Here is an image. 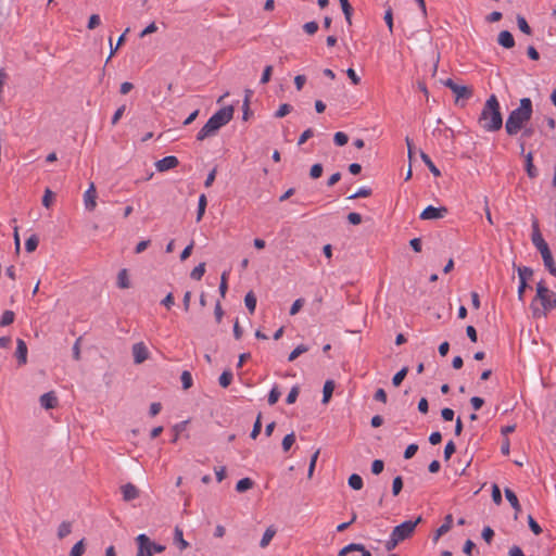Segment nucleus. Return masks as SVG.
Instances as JSON below:
<instances>
[{"label":"nucleus","mask_w":556,"mask_h":556,"mask_svg":"<svg viewBox=\"0 0 556 556\" xmlns=\"http://www.w3.org/2000/svg\"><path fill=\"white\" fill-rule=\"evenodd\" d=\"M420 157L422 162L426 164V166L429 168V170L433 174V176H441L440 169L434 165V163L431 161L430 156L427 153L420 151Z\"/></svg>","instance_id":"nucleus-23"},{"label":"nucleus","mask_w":556,"mask_h":556,"mask_svg":"<svg viewBox=\"0 0 556 556\" xmlns=\"http://www.w3.org/2000/svg\"><path fill=\"white\" fill-rule=\"evenodd\" d=\"M131 351L135 364H142L144 361L149 358V350L142 342L134 344Z\"/></svg>","instance_id":"nucleus-10"},{"label":"nucleus","mask_w":556,"mask_h":556,"mask_svg":"<svg viewBox=\"0 0 556 556\" xmlns=\"http://www.w3.org/2000/svg\"><path fill=\"white\" fill-rule=\"evenodd\" d=\"M505 496L507 501L510 503L511 507L514 508L515 519H517L518 514L521 511V506L519 504L517 495L510 489L507 488L505 489Z\"/></svg>","instance_id":"nucleus-20"},{"label":"nucleus","mask_w":556,"mask_h":556,"mask_svg":"<svg viewBox=\"0 0 556 556\" xmlns=\"http://www.w3.org/2000/svg\"><path fill=\"white\" fill-rule=\"evenodd\" d=\"M516 20H517V25H518V28L520 29V31H522L523 34H526L528 36L532 35V28L528 24L525 16L518 14Z\"/></svg>","instance_id":"nucleus-32"},{"label":"nucleus","mask_w":556,"mask_h":556,"mask_svg":"<svg viewBox=\"0 0 556 556\" xmlns=\"http://www.w3.org/2000/svg\"><path fill=\"white\" fill-rule=\"evenodd\" d=\"M294 442H295V434H294V432H291V433L287 434L282 439V443H281L283 451L288 452L291 448V446L294 444Z\"/></svg>","instance_id":"nucleus-43"},{"label":"nucleus","mask_w":556,"mask_h":556,"mask_svg":"<svg viewBox=\"0 0 556 556\" xmlns=\"http://www.w3.org/2000/svg\"><path fill=\"white\" fill-rule=\"evenodd\" d=\"M318 456H319V450H317L311 457V462H309V466H308V472H307V477L311 479L314 475V470H315V467H316V463H317V459H318Z\"/></svg>","instance_id":"nucleus-52"},{"label":"nucleus","mask_w":556,"mask_h":556,"mask_svg":"<svg viewBox=\"0 0 556 556\" xmlns=\"http://www.w3.org/2000/svg\"><path fill=\"white\" fill-rule=\"evenodd\" d=\"M53 198H54V193L49 188H47L45 191V194L42 197V201H41L42 205L45 207L49 208L52 203Z\"/></svg>","instance_id":"nucleus-53"},{"label":"nucleus","mask_w":556,"mask_h":556,"mask_svg":"<svg viewBox=\"0 0 556 556\" xmlns=\"http://www.w3.org/2000/svg\"><path fill=\"white\" fill-rule=\"evenodd\" d=\"M422 521V518L419 516L415 520H406L399 526L394 527L389 539L386 542V549L392 551L401 542L409 539L415 533L417 526Z\"/></svg>","instance_id":"nucleus-3"},{"label":"nucleus","mask_w":556,"mask_h":556,"mask_svg":"<svg viewBox=\"0 0 556 556\" xmlns=\"http://www.w3.org/2000/svg\"><path fill=\"white\" fill-rule=\"evenodd\" d=\"M383 468H384V464H383V462H382V460H380V459H376V460H374V462H372V464H371V471H372V473H374V475H379V473H381V472H382V470H383Z\"/></svg>","instance_id":"nucleus-63"},{"label":"nucleus","mask_w":556,"mask_h":556,"mask_svg":"<svg viewBox=\"0 0 556 556\" xmlns=\"http://www.w3.org/2000/svg\"><path fill=\"white\" fill-rule=\"evenodd\" d=\"M253 481L250 478H243L236 484V490L240 493L250 490L253 486Z\"/></svg>","instance_id":"nucleus-35"},{"label":"nucleus","mask_w":556,"mask_h":556,"mask_svg":"<svg viewBox=\"0 0 556 556\" xmlns=\"http://www.w3.org/2000/svg\"><path fill=\"white\" fill-rule=\"evenodd\" d=\"M123 500L126 502L132 501L139 496V489L132 483H126L121 486Z\"/></svg>","instance_id":"nucleus-16"},{"label":"nucleus","mask_w":556,"mask_h":556,"mask_svg":"<svg viewBox=\"0 0 556 556\" xmlns=\"http://www.w3.org/2000/svg\"><path fill=\"white\" fill-rule=\"evenodd\" d=\"M233 106L227 105L222 109H219L217 112H215L210 119H212L214 123L217 124V127H223L227 125L233 117Z\"/></svg>","instance_id":"nucleus-7"},{"label":"nucleus","mask_w":556,"mask_h":556,"mask_svg":"<svg viewBox=\"0 0 556 556\" xmlns=\"http://www.w3.org/2000/svg\"><path fill=\"white\" fill-rule=\"evenodd\" d=\"M252 96V91L251 90H245V97H244V100H243V105H242V118L243 121H248L250 118V116L252 115V111L250 109V98Z\"/></svg>","instance_id":"nucleus-26"},{"label":"nucleus","mask_w":556,"mask_h":556,"mask_svg":"<svg viewBox=\"0 0 556 556\" xmlns=\"http://www.w3.org/2000/svg\"><path fill=\"white\" fill-rule=\"evenodd\" d=\"M38 244H39L38 236L37 235H31L29 238H27V240L25 242V250L28 253H31V252L36 251Z\"/></svg>","instance_id":"nucleus-34"},{"label":"nucleus","mask_w":556,"mask_h":556,"mask_svg":"<svg viewBox=\"0 0 556 556\" xmlns=\"http://www.w3.org/2000/svg\"><path fill=\"white\" fill-rule=\"evenodd\" d=\"M342 12L344 14V17L346 20V23L349 25H352V15H353V8L350 4L349 0H339Z\"/></svg>","instance_id":"nucleus-27"},{"label":"nucleus","mask_w":556,"mask_h":556,"mask_svg":"<svg viewBox=\"0 0 556 556\" xmlns=\"http://www.w3.org/2000/svg\"><path fill=\"white\" fill-rule=\"evenodd\" d=\"M448 210L445 206H432L428 205L420 214L421 219H439L443 218L447 214Z\"/></svg>","instance_id":"nucleus-9"},{"label":"nucleus","mask_w":556,"mask_h":556,"mask_svg":"<svg viewBox=\"0 0 556 556\" xmlns=\"http://www.w3.org/2000/svg\"><path fill=\"white\" fill-rule=\"evenodd\" d=\"M349 141V136L343 131H338L333 136V142L338 147H343Z\"/></svg>","instance_id":"nucleus-40"},{"label":"nucleus","mask_w":556,"mask_h":556,"mask_svg":"<svg viewBox=\"0 0 556 556\" xmlns=\"http://www.w3.org/2000/svg\"><path fill=\"white\" fill-rule=\"evenodd\" d=\"M313 136H314V130L312 128H307L306 130H304L301 134V136L298 140V144L301 146V144L305 143Z\"/></svg>","instance_id":"nucleus-58"},{"label":"nucleus","mask_w":556,"mask_h":556,"mask_svg":"<svg viewBox=\"0 0 556 556\" xmlns=\"http://www.w3.org/2000/svg\"><path fill=\"white\" fill-rule=\"evenodd\" d=\"M407 372H408L407 367H403L400 371H397L392 378L393 386L399 387L405 379Z\"/></svg>","instance_id":"nucleus-38"},{"label":"nucleus","mask_w":556,"mask_h":556,"mask_svg":"<svg viewBox=\"0 0 556 556\" xmlns=\"http://www.w3.org/2000/svg\"><path fill=\"white\" fill-rule=\"evenodd\" d=\"M292 105L289 103H283L279 106V109L275 112L274 116L276 118H282L288 115L292 111Z\"/></svg>","instance_id":"nucleus-39"},{"label":"nucleus","mask_w":556,"mask_h":556,"mask_svg":"<svg viewBox=\"0 0 556 556\" xmlns=\"http://www.w3.org/2000/svg\"><path fill=\"white\" fill-rule=\"evenodd\" d=\"M219 384L223 387V388H227L231 381H232V374L228 370H225L220 376H219Z\"/></svg>","instance_id":"nucleus-49"},{"label":"nucleus","mask_w":556,"mask_h":556,"mask_svg":"<svg viewBox=\"0 0 556 556\" xmlns=\"http://www.w3.org/2000/svg\"><path fill=\"white\" fill-rule=\"evenodd\" d=\"M303 29L308 35H314L318 30V24L315 21L307 22L303 25Z\"/></svg>","instance_id":"nucleus-55"},{"label":"nucleus","mask_w":556,"mask_h":556,"mask_svg":"<svg viewBox=\"0 0 556 556\" xmlns=\"http://www.w3.org/2000/svg\"><path fill=\"white\" fill-rule=\"evenodd\" d=\"M455 444L453 441H448L445 445V448H444V458L446 460H448L451 458V456L455 453Z\"/></svg>","instance_id":"nucleus-61"},{"label":"nucleus","mask_w":556,"mask_h":556,"mask_svg":"<svg viewBox=\"0 0 556 556\" xmlns=\"http://www.w3.org/2000/svg\"><path fill=\"white\" fill-rule=\"evenodd\" d=\"M497 42L505 49H511L515 47V38L513 34L508 30H502L498 34Z\"/></svg>","instance_id":"nucleus-17"},{"label":"nucleus","mask_w":556,"mask_h":556,"mask_svg":"<svg viewBox=\"0 0 556 556\" xmlns=\"http://www.w3.org/2000/svg\"><path fill=\"white\" fill-rule=\"evenodd\" d=\"M479 126L489 132H494L503 127V115L501 112V105L495 94H491L478 117Z\"/></svg>","instance_id":"nucleus-1"},{"label":"nucleus","mask_w":556,"mask_h":556,"mask_svg":"<svg viewBox=\"0 0 556 556\" xmlns=\"http://www.w3.org/2000/svg\"><path fill=\"white\" fill-rule=\"evenodd\" d=\"M492 500L496 505L502 503V493L497 484L492 485Z\"/></svg>","instance_id":"nucleus-56"},{"label":"nucleus","mask_w":556,"mask_h":556,"mask_svg":"<svg viewBox=\"0 0 556 556\" xmlns=\"http://www.w3.org/2000/svg\"><path fill=\"white\" fill-rule=\"evenodd\" d=\"M535 301L540 302L544 311L556 309V293L549 290L543 280L536 285V294L532 304Z\"/></svg>","instance_id":"nucleus-4"},{"label":"nucleus","mask_w":556,"mask_h":556,"mask_svg":"<svg viewBox=\"0 0 556 556\" xmlns=\"http://www.w3.org/2000/svg\"><path fill=\"white\" fill-rule=\"evenodd\" d=\"M275 534H276V530L273 527L267 528L263 534L261 542H260V546L262 548L267 547L269 545L270 541L273 540V538L275 536Z\"/></svg>","instance_id":"nucleus-31"},{"label":"nucleus","mask_w":556,"mask_h":556,"mask_svg":"<svg viewBox=\"0 0 556 556\" xmlns=\"http://www.w3.org/2000/svg\"><path fill=\"white\" fill-rule=\"evenodd\" d=\"M256 302H257V299L253 291H250L245 294L244 304L250 313H253L255 311Z\"/></svg>","instance_id":"nucleus-30"},{"label":"nucleus","mask_w":556,"mask_h":556,"mask_svg":"<svg viewBox=\"0 0 556 556\" xmlns=\"http://www.w3.org/2000/svg\"><path fill=\"white\" fill-rule=\"evenodd\" d=\"M348 483L353 490H361L364 484L362 477L357 473L351 475L349 477Z\"/></svg>","instance_id":"nucleus-33"},{"label":"nucleus","mask_w":556,"mask_h":556,"mask_svg":"<svg viewBox=\"0 0 556 556\" xmlns=\"http://www.w3.org/2000/svg\"><path fill=\"white\" fill-rule=\"evenodd\" d=\"M403 488L402 477L397 476L393 479L392 482V493L394 496L399 495Z\"/></svg>","instance_id":"nucleus-50"},{"label":"nucleus","mask_w":556,"mask_h":556,"mask_svg":"<svg viewBox=\"0 0 556 556\" xmlns=\"http://www.w3.org/2000/svg\"><path fill=\"white\" fill-rule=\"evenodd\" d=\"M443 84L455 94L456 103H458L459 100H469L473 96V89L471 87L458 85L452 78H447Z\"/></svg>","instance_id":"nucleus-6"},{"label":"nucleus","mask_w":556,"mask_h":556,"mask_svg":"<svg viewBox=\"0 0 556 556\" xmlns=\"http://www.w3.org/2000/svg\"><path fill=\"white\" fill-rule=\"evenodd\" d=\"M219 129L220 127H217V124L208 118V121L197 134V140L202 141L208 137L215 136Z\"/></svg>","instance_id":"nucleus-11"},{"label":"nucleus","mask_w":556,"mask_h":556,"mask_svg":"<svg viewBox=\"0 0 556 556\" xmlns=\"http://www.w3.org/2000/svg\"><path fill=\"white\" fill-rule=\"evenodd\" d=\"M271 74H273V66L266 65L263 71L262 77H261V84H267L271 78Z\"/></svg>","instance_id":"nucleus-57"},{"label":"nucleus","mask_w":556,"mask_h":556,"mask_svg":"<svg viewBox=\"0 0 556 556\" xmlns=\"http://www.w3.org/2000/svg\"><path fill=\"white\" fill-rule=\"evenodd\" d=\"M348 222L352 225H359L362 223V215L356 212H351L346 216Z\"/></svg>","instance_id":"nucleus-59"},{"label":"nucleus","mask_w":556,"mask_h":556,"mask_svg":"<svg viewBox=\"0 0 556 556\" xmlns=\"http://www.w3.org/2000/svg\"><path fill=\"white\" fill-rule=\"evenodd\" d=\"M355 549H363V545L355 543L349 544L340 551L339 556H348L349 554L354 553Z\"/></svg>","instance_id":"nucleus-46"},{"label":"nucleus","mask_w":556,"mask_h":556,"mask_svg":"<svg viewBox=\"0 0 556 556\" xmlns=\"http://www.w3.org/2000/svg\"><path fill=\"white\" fill-rule=\"evenodd\" d=\"M531 240H532L533 245L539 250L540 253L549 248L541 233L540 224H539L538 218H535V217H533V219H532Z\"/></svg>","instance_id":"nucleus-8"},{"label":"nucleus","mask_w":556,"mask_h":556,"mask_svg":"<svg viewBox=\"0 0 556 556\" xmlns=\"http://www.w3.org/2000/svg\"><path fill=\"white\" fill-rule=\"evenodd\" d=\"M533 275V270L530 267L522 266L518 267V276L519 280L528 281L529 278Z\"/></svg>","instance_id":"nucleus-47"},{"label":"nucleus","mask_w":556,"mask_h":556,"mask_svg":"<svg viewBox=\"0 0 556 556\" xmlns=\"http://www.w3.org/2000/svg\"><path fill=\"white\" fill-rule=\"evenodd\" d=\"M174 542L179 551H185L189 547V543L184 539L182 530L178 527H176L174 531Z\"/></svg>","instance_id":"nucleus-21"},{"label":"nucleus","mask_w":556,"mask_h":556,"mask_svg":"<svg viewBox=\"0 0 556 556\" xmlns=\"http://www.w3.org/2000/svg\"><path fill=\"white\" fill-rule=\"evenodd\" d=\"M383 20L389 28V31L392 34L393 33V10H392L391 5H388L384 16H383Z\"/></svg>","instance_id":"nucleus-41"},{"label":"nucleus","mask_w":556,"mask_h":556,"mask_svg":"<svg viewBox=\"0 0 556 556\" xmlns=\"http://www.w3.org/2000/svg\"><path fill=\"white\" fill-rule=\"evenodd\" d=\"M204 273H205V263H200L198 266H195L191 270L190 277L193 280H201V278L203 277Z\"/></svg>","instance_id":"nucleus-37"},{"label":"nucleus","mask_w":556,"mask_h":556,"mask_svg":"<svg viewBox=\"0 0 556 556\" xmlns=\"http://www.w3.org/2000/svg\"><path fill=\"white\" fill-rule=\"evenodd\" d=\"M207 206V198L204 193L200 194L198 201L197 222H201Z\"/></svg>","instance_id":"nucleus-24"},{"label":"nucleus","mask_w":556,"mask_h":556,"mask_svg":"<svg viewBox=\"0 0 556 556\" xmlns=\"http://www.w3.org/2000/svg\"><path fill=\"white\" fill-rule=\"evenodd\" d=\"M348 77L351 79L352 84L353 85H359L361 83V77L356 74V72L350 67L345 71Z\"/></svg>","instance_id":"nucleus-64"},{"label":"nucleus","mask_w":556,"mask_h":556,"mask_svg":"<svg viewBox=\"0 0 556 556\" xmlns=\"http://www.w3.org/2000/svg\"><path fill=\"white\" fill-rule=\"evenodd\" d=\"M85 553V540L78 541L71 549L70 556H81Z\"/></svg>","instance_id":"nucleus-42"},{"label":"nucleus","mask_w":556,"mask_h":556,"mask_svg":"<svg viewBox=\"0 0 556 556\" xmlns=\"http://www.w3.org/2000/svg\"><path fill=\"white\" fill-rule=\"evenodd\" d=\"M525 157V170L530 179H534L538 177L539 172L535 165L533 164V152L529 151L527 152Z\"/></svg>","instance_id":"nucleus-14"},{"label":"nucleus","mask_w":556,"mask_h":556,"mask_svg":"<svg viewBox=\"0 0 556 556\" xmlns=\"http://www.w3.org/2000/svg\"><path fill=\"white\" fill-rule=\"evenodd\" d=\"M136 542L138 545L137 556H153L165 551L164 545L152 542L146 534H139L136 538Z\"/></svg>","instance_id":"nucleus-5"},{"label":"nucleus","mask_w":556,"mask_h":556,"mask_svg":"<svg viewBox=\"0 0 556 556\" xmlns=\"http://www.w3.org/2000/svg\"><path fill=\"white\" fill-rule=\"evenodd\" d=\"M528 525L531 529V531L535 534V535H539L542 533V528L541 526L534 520V518L529 515L528 516Z\"/></svg>","instance_id":"nucleus-51"},{"label":"nucleus","mask_w":556,"mask_h":556,"mask_svg":"<svg viewBox=\"0 0 556 556\" xmlns=\"http://www.w3.org/2000/svg\"><path fill=\"white\" fill-rule=\"evenodd\" d=\"M308 351V346L305 344L298 345L288 356L289 362H294L300 355Z\"/></svg>","instance_id":"nucleus-36"},{"label":"nucleus","mask_w":556,"mask_h":556,"mask_svg":"<svg viewBox=\"0 0 556 556\" xmlns=\"http://www.w3.org/2000/svg\"><path fill=\"white\" fill-rule=\"evenodd\" d=\"M541 256L544 263L545 268L548 270V273L556 277V263L554 261L553 254L551 252V249H546L543 252H541Z\"/></svg>","instance_id":"nucleus-15"},{"label":"nucleus","mask_w":556,"mask_h":556,"mask_svg":"<svg viewBox=\"0 0 556 556\" xmlns=\"http://www.w3.org/2000/svg\"><path fill=\"white\" fill-rule=\"evenodd\" d=\"M100 23H101L100 16L98 14H92L89 17L87 28L90 30L94 29L96 27H98L100 25Z\"/></svg>","instance_id":"nucleus-60"},{"label":"nucleus","mask_w":556,"mask_h":556,"mask_svg":"<svg viewBox=\"0 0 556 556\" xmlns=\"http://www.w3.org/2000/svg\"><path fill=\"white\" fill-rule=\"evenodd\" d=\"M452 525H453V517H452V515H447L444 519L443 525L440 528H438L435 535H434V541H438L441 535L447 533L451 530Z\"/></svg>","instance_id":"nucleus-22"},{"label":"nucleus","mask_w":556,"mask_h":556,"mask_svg":"<svg viewBox=\"0 0 556 556\" xmlns=\"http://www.w3.org/2000/svg\"><path fill=\"white\" fill-rule=\"evenodd\" d=\"M39 401L40 405L46 409L54 408L58 405V397L53 391L42 394Z\"/></svg>","instance_id":"nucleus-18"},{"label":"nucleus","mask_w":556,"mask_h":556,"mask_svg":"<svg viewBox=\"0 0 556 556\" xmlns=\"http://www.w3.org/2000/svg\"><path fill=\"white\" fill-rule=\"evenodd\" d=\"M533 105L530 98L520 99L519 106L513 110L505 123V130L508 136L517 135L532 118Z\"/></svg>","instance_id":"nucleus-2"},{"label":"nucleus","mask_w":556,"mask_h":556,"mask_svg":"<svg viewBox=\"0 0 556 556\" xmlns=\"http://www.w3.org/2000/svg\"><path fill=\"white\" fill-rule=\"evenodd\" d=\"M334 390V382L332 380H327L323 388V403L327 404L333 393Z\"/></svg>","instance_id":"nucleus-25"},{"label":"nucleus","mask_w":556,"mask_h":556,"mask_svg":"<svg viewBox=\"0 0 556 556\" xmlns=\"http://www.w3.org/2000/svg\"><path fill=\"white\" fill-rule=\"evenodd\" d=\"M96 200H97V190H96L94 184L91 182L89 188L86 190V192L84 194V202H85L86 210L93 211L97 206Z\"/></svg>","instance_id":"nucleus-13"},{"label":"nucleus","mask_w":556,"mask_h":556,"mask_svg":"<svg viewBox=\"0 0 556 556\" xmlns=\"http://www.w3.org/2000/svg\"><path fill=\"white\" fill-rule=\"evenodd\" d=\"M15 357L17 358L20 366L25 365L27 363V346L22 339H17Z\"/></svg>","instance_id":"nucleus-19"},{"label":"nucleus","mask_w":556,"mask_h":556,"mask_svg":"<svg viewBox=\"0 0 556 556\" xmlns=\"http://www.w3.org/2000/svg\"><path fill=\"white\" fill-rule=\"evenodd\" d=\"M180 380L182 383V388L185 390H188L192 387L193 380H192V376L189 371H187V370L182 371Z\"/></svg>","instance_id":"nucleus-45"},{"label":"nucleus","mask_w":556,"mask_h":556,"mask_svg":"<svg viewBox=\"0 0 556 556\" xmlns=\"http://www.w3.org/2000/svg\"><path fill=\"white\" fill-rule=\"evenodd\" d=\"M117 286L121 289H127L130 287L129 276L127 269H121L117 275Z\"/></svg>","instance_id":"nucleus-28"},{"label":"nucleus","mask_w":556,"mask_h":556,"mask_svg":"<svg viewBox=\"0 0 556 556\" xmlns=\"http://www.w3.org/2000/svg\"><path fill=\"white\" fill-rule=\"evenodd\" d=\"M179 165V160L174 155L165 156L155 163V167L159 172H166L173 169Z\"/></svg>","instance_id":"nucleus-12"},{"label":"nucleus","mask_w":556,"mask_h":556,"mask_svg":"<svg viewBox=\"0 0 556 556\" xmlns=\"http://www.w3.org/2000/svg\"><path fill=\"white\" fill-rule=\"evenodd\" d=\"M417 451H418L417 444H415V443L409 444L404 452V458L405 459L412 458L417 453Z\"/></svg>","instance_id":"nucleus-62"},{"label":"nucleus","mask_w":556,"mask_h":556,"mask_svg":"<svg viewBox=\"0 0 556 556\" xmlns=\"http://www.w3.org/2000/svg\"><path fill=\"white\" fill-rule=\"evenodd\" d=\"M280 391L278 390L277 387H274L269 394H268V403L269 405H274L278 402L279 397H280Z\"/></svg>","instance_id":"nucleus-54"},{"label":"nucleus","mask_w":556,"mask_h":556,"mask_svg":"<svg viewBox=\"0 0 556 556\" xmlns=\"http://www.w3.org/2000/svg\"><path fill=\"white\" fill-rule=\"evenodd\" d=\"M371 193H372V191L370 188H361L355 193L351 194L348 199L354 200V199H358V198H367V197L371 195Z\"/></svg>","instance_id":"nucleus-48"},{"label":"nucleus","mask_w":556,"mask_h":556,"mask_svg":"<svg viewBox=\"0 0 556 556\" xmlns=\"http://www.w3.org/2000/svg\"><path fill=\"white\" fill-rule=\"evenodd\" d=\"M72 532V522L70 521H63L60 523V526L58 527V538L60 540L66 538L67 535H70Z\"/></svg>","instance_id":"nucleus-29"},{"label":"nucleus","mask_w":556,"mask_h":556,"mask_svg":"<svg viewBox=\"0 0 556 556\" xmlns=\"http://www.w3.org/2000/svg\"><path fill=\"white\" fill-rule=\"evenodd\" d=\"M323 172H324L323 164L316 163L309 169V177L312 179H318L319 177H321Z\"/></svg>","instance_id":"nucleus-44"}]
</instances>
